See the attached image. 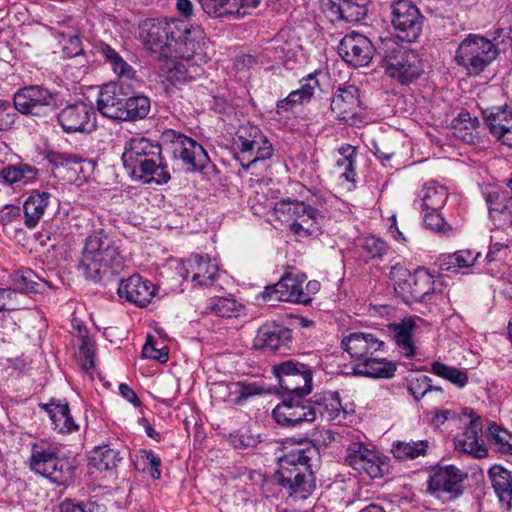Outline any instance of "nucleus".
I'll return each instance as SVG.
<instances>
[{
    "label": "nucleus",
    "mask_w": 512,
    "mask_h": 512,
    "mask_svg": "<svg viewBox=\"0 0 512 512\" xmlns=\"http://www.w3.org/2000/svg\"><path fill=\"white\" fill-rule=\"evenodd\" d=\"M42 407L49 414L54 430L61 434H69L78 430V425L70 414L67 403L51 401L43 404Z\"/></svg>",
    "instance_id": "obj_36"
},
{
    "label": "nucleus",
    "mask_w": 512,
    "mask_h": 512,
    "mask_svg": "<svg viewBox=\"0 0 512 512\" xmlns=\"http://www.w3.org/2000/svg\"><path fill=\"white\" fill-rule=\"evenodd\" d=\"M311 401L312 409L315 411V418L319 414L329 421L336 420L345 415L340 395L337 391H327L314 395Z\"/></svg>",
    "instance_id": "obj_33"
},
{
    "label": "nucleus",
    "mask_w": 512,
    "mask_h": 512,
    "mask_svg": "<svg viewBox=\"0 0 512 512\" xmlns=\"http://www.w3.org/2000/svg\"><path fill=\"white\" fill-rule=\"evenodd\" d=\"M275 210L286 214L292 220L289 230L299 237L319 233L324 221L321 211L303 201H281L276 205Z\"/></svg>",
    "instance_id": "obj_11"
},
{
    "label": "nucleus",
    "mask_w": 512,
    "mask_h": 512,
    "mask_svg": "<svg viewBox=\"0 0 512 512\" xmlns=\"http://www.w3.org/2000/svg\"><path fill=\"white\" fill-rule=\"evenodd\" d=\"M176 9L185 18L193 16L194 6L190 0H177Z\"/></svg>",
    "instance_id": "obj_64"
},
{
    "label": "nucleus",
    "mask_w": 512,
    "mask_h": 512,
    "mask_svg": "<svg viewBox=\"0 0 512 512\" xmlns=\"http://www.w3.org/2000/svg\"><path fill=\"white\" fill-rule=\"evenodd\" d=\"M121 240L104 229L92 231L85 239L78 270L95 283L109 280L123 267Z\"/></svg>",
    "instance_id": "obj_2"
},
{
    "label": "nucleus",
    "mask_w": 512,
    "mask_h": 512,
    "mask_svg": "<svg viewBox=\"0 0 512 512\" xmlns=\"http://www.w3.org/2000/svg\"><path fill=\"white\" fill-rule=\"evenodd\" d=\"M316 86H318V80L312 74L300 81V88L293 91L298 94L297 98H299L300 104L311 99Z\"/></svg>",
    "instance_id": "obj_57"
},
{
    "label": "nucleus",
    "mask_w": 512,
    "mask_h": 512,
    "mask_svg": "<svg viewBox=\"0 0 512 512\" xmlns=\"http://www.w3.org/2000/svg\"><path fill=\"white\" fill-rule=\"evenodd\" d=\"M413 52L399 44L395 39L385 38L381 41L378 54L382 57L386 74L393 78L399 76V72L395 70L396 67L406 59L408 53Z\"/></svg>",
    "instance_id": "obj_31"
},
{
    "label": "nucleus",
    "mask_w": 512,
    "mask_h": 512,
    "mask_svg": "<svg viewBox=\"0 0 512 512\" xmlns=\"http://www.w3.org/2000/svg\"><path fill=\"white\" fill-rule=\"evenodd\" d=\"M344 461L361 478L375 479L383 475V455L363 442L350 443L346 448Z\"/></svg>",
    "instance_id": "obj_14"
},
{
    "label": "nucleus",
    "mask_w": 512,
    "mask_h": 512,
    "mask_svg": "<svg viewBox=\"0 0 512 512\" xmlns=\"http://www.w3.org/2000/svg\"><path fill=\"white\" fill-rule=\"evenodd\" d=\"M315 446L298 442L286 454L278 457L279 468L276 472L278 483L286 489L291 497L299 500L307 499L314 491L315 476L313 461L318 459Z\"/></svg>",
    "instance_id": "obj_3"
},
{
    "label": "nucleus",
    "mask_w": 512,
    "mask_h": 512,
    "mask_svg": "<svg viewBox=\"0 0 512 512\" xmlns=\"http://www.w3.org/2000/svg\"><path fill=\"white\" fill-rule=\"evenodd\" d=\"M508 249H509L508 243L491 242L486 258L490 262L503 259L507 256Z\"/></svg>",
    "instance_id": "obj_59"
},
{
    "label": "nucleus",
    "mask_w": 512,
    "mask_h": 512,
    "mask_svg": "<svg viewBox=\"0 0 512 512\" xmlns=\"http://www.w3.org/2000/svg\"><path fill=\"white\" fill-rule=\"evenodd\" d=\"M215 392L221 395L223 401L240 405L249 397L260 394L262 389L255 383L242 381L230 383L222 382L216 384Z\"/></svg>",
    "instance_id": "obj_30"
},
{
    "label": "nucleus",
    "mask_w": 512,
    "mask_h": 512,
    "mask_svg": "<svg viewBox=\"0 0 512 512\" xmlns=\"http://www.w3.org/2000/svg\"><path fill=\"white\" fill-rule=\"evenodd\" d=\"M479 256V252H474L472 250H461L449 257V263L454 264L459 268H468L474 265Z\"/></svg>",
    "instance_id": "obj_56"
},
{
    "label": "nucleus",
    "mask_w": 512,
    "mask_h": 512,
    "mask_svg": "<svg viewBox=\"0 0 512 512\" xmlns=\"http://www.w3.org/2000/svg\"><path fill=\"white\" fill-rule=\"evenodd\" d=\"M359 89L354 85L339 88L331 101V111L344 122L354 120L360 110Z\"/></svg>",
    "instance_id": "obj_26"
},
{
    "label": "nucleus",
    "mask_w": 512,
    "mask_h": 512,
    "mask_svg": "<svg viewBox=\"0 0 512 512\" xmlns=\"http://www.w3.org/2000/svg\"><path fill=\"white\" fill-rule=\"evenodd\" d=\"M369 0H338L333 2L331 12L347 22H359L365 18Z\"/></svg>",
    "instance_id": "obj_39"
},
{
    "label": "nucleus",
    "mask_w": 512,
    "mask_h": 512,
    "mask_svg": "<svg viewBox=\"0 0 512 512\" xmlns=\"http://www.w3.org/2000/svg\"><path fill=\"white\" fill-rule=\"evenodd\" d=\"M359 247H361L371 259L382 258L388 250L387 243L375 236H367L359 239Z\"/></svg>",
    "instance_id": "obj_50"
},
{
    "label": "nucleus",
    "mask_w": 512,
    "mask_h": 512,
    "mask_svg": "<svg viewBox=\"0 0 512 512\" xmlns=\"http://www.w3.org/2000/svg\"><path fill=\"white\" fill-rule=\"evenodd\" d=\"M207 41L204 38L203 45L192 56H183L172 53L159 59L160 76L174 85L183 84L196 79L203 70L200 63L205 61L207 55Z\"/></svg>",
    "instance_id": "obj_10"
},
{
    "label": "nucleus",
    "mask_w": 512,
    "mask_h": 512,
    "mask_svg": "<svg viewBox=\"0 0 512 512\" xmlns=\"http://www.w3.org/2000/svg\"><path fill=\"white\" fill-rule=\"evenodd\" d=\"M303 280L285 274L276 284L265 287L263 299L267 301H288L308 305L312 301L303 289Z\"/></svg>",
    "instance_id": "obj_21"
},
{
    "label": "nucleus",
    "mask_w": 512,
    "mask_h": 512,
    "mask_svg": "<svg viewBox=\"0 0 512 512\" xmlns=\"http://www.w3.org/2000/svg\"><path fill=\"white\" fill-rule=\"evenodd\" d=\"M47 161L54 168L71 169L72 165L80 164L83 158L77 154L51 151L47 154Z\"/></svg>",
    "instance_id": "obj_53"
},
{
    "label": "nucleus",
    "mask_w": 512,
    "mask_h": 512,
    "mask_svg": "<svg viewBox=\"0 0 512 512\" xmlns=\"http://www.w3.org/2000/svg\"><path fill=\"white\" fill-rule=\"evenodd\" d=\"M341 345L356 361L352 368L355 375L379 379L394 377L397 364L385 358L373 356L384 348V342L374 334L353 332L342 338Z\"/></svg>",
    "instance_id": "obj_4"
},
{
    "label": "nucleus",
    "mask_w": 512,
    "mask_h": 512,
    "mask_svg": "<svg viewBox=\"0 0 512 512\" xmlns=\"http://www.w3.org/2000/svg\"><path fill=\"white\" fill-rule=\"evenodd\" d=\"M142 354L145 358L154 359L160 363H165L169 358L167 347L157 348L151 335L146 339Z\"/></svg>",
    "instance_id": "obj_55"
},
{
    "label": "nucleus",
    "mask_w": 512,
    "mask_h": 512,
    "mask_svg": "<svg viewBox=\"0 0 512 512\" xmlns=\"http://www.w3.org/2000/svg\"><path fill=\"white\" fill-rule=\"evenodd\" d=\"M234 145L241 153H249L252 159L246 165V169L257 161L269 159L273 154V148L261 130L250 123L242 125L236 132Z\"/></svg>",
    "instance_id": "obj_16"
},
{
    "label": "nucleus",
    "mask_w": 512,
    "mask_h": 512,
    "mask_svg": "<svg viewBox=\"0 0 512 512\" xmlns=\"http://www.w3.org/2000/svg\"><path fill=\"white\" fill-rule=\"evenodd\" d=\"M30 469L57 485L66 484L73 476L74 465L54 443H34L29 458Z\"/></svg>",
    "instance_id": "obj_6"
},
{
    "label": "nucleus",
    "mask_w": 512,
    "mask_h": 512,
    "mask_svg": "<svg viewBox=\"0 0 512 512\" xmlns=\"http://www.w3.org/2000/svg\"><path fill=\"white\" fill-rule=\"evenodd\" d=\"M120 395L135 407L140 406L141 401L136 393L125 383L119 385Z\"/></svg>",
    "instance_id": "obj_62"
},
{
    "label": "nucleus",
    "mask_w": 512,
    "mask_h": 512,
    "mask_svg": "<svg viewBox=\"0 0 512 512\" xmlns=\"http://www.w3.org/2000/svg\"><path fill=\"white\" fill-rule=\"evenodd\" d=\"M146 459L149 461L151 470L150 474L153 479H159L161 477V459L156 456L153 452L146 453Z\"/></svg>",
    "instance_id": "obj_63"
},
{
    "label": "nucleus",
    "mask_w": 512,
    "mask_h": 512,
    "mask_svg": "<svg viewBox=\"0 0 512 512\" xmlns=\"http://www.w3.org/2000/svg\"><path fill=\"white\" fill-rule=\"evenodd\" d=\"M488 437L501 453L512 454V444L509 443L511 435L506 430L493 423L488 428Z\"/></svg>",
    "instance_id": "obj_52"
},
{
    "label": "nucleus",
    "mask_w": 512,
    "mask_h": 512,
    "mask_svg": "<svg viewBox=\"0 0 512 512\" xmlns=\"http://www.w3.org/2000/svg\"><path fill=\"white\" fill-rule=\"evenodd\" d=\"M499 55V49L490 39L469 34L455 52V61L469 76L482 73Z\"/></svg>",
    "instance_id": "obj_7"
},
{
    "label": "nucleus",
    "mask_w": 512,
    "mask_h": 512,
    "mask_svg": "<svg viewBox=\"0 0 512 512\" xmlns=\"http://www.w3.org/2000/svg\"><path fill=\"white\" fill-rule=\"evenodd\" d=\"M391 23L397 37L403 41H416L423 26L424 17L410 0H398L391 4Z\"/></svg>",
    "instance_id": "obj_15"
},
{
    "label": "nucleus",
    "mask_w": 512,
    "mask_h": 512,
    "mask_svg": "<svg viewBox=\"0 0 512 512\" xmlns=\"http://www.w3.org/2000/svg\"><path fill=\"white\" fill-rule=\"evenodd\" d=\"M390 279L394 283L395 293L405 302H419L434 292V277L425 268L410 273L402 266H393Z\"/></svg>",
    "instance_id": "obj_8"
},
{
    "label": "nucleus",
    "mask_w": 512,
    "mask_h": 512,
    "mask_svg": "<svg viewBox=\"0 0 512 512\" xmlns=\"http://www.w3.org/2000/svg\"><path fill=\"white\" fill-rule=\"evenodd\" d=\"M241 305L236 300L227 297H213L209 300L206 313H212L219 317H237Z\"/></svg>",
    "instance_id": "obj_48"
},
{
    "label": "nucleus",
    "mask_w": 512,
    "mask_h": 512,
    "mask_svg": "<svg viewBox=\"0 0 512 512\" xmlns=\"http://www.w3.org/2000/svg\"><path fill=\"white\" fill-rule=\"evenodd\" d=\"M231 444L236 449H247L251 447H255L258 442V436H255L249 432L235 434L230 436Z\"/></svg>",
    "instance_id": "obj_58"
},
{
    "label": "nucleus",
    "mask_w": 512,
    "mask_h": 512,
    "mask_svg": "<svg viewBox=\"0 0 512 512\" xmlns=\"http://www.w3.org/2000/svg\"><path fill=\"white\" fill-rule=\"evenodd\" d=\"M428 442L425 440L412 442H397L393 444L392 453L399 460L415 459L425 455Z\"/></svg>",
    "instance_id": "obj_49"
},
{
    "label": "nucleus",
    "mask_w": 512,
    "mask_h": 512,
    "mask_svg": "<svg viewBox=\"0 0 512 512\" xmlns=\"http://www.w3.org/2000/svg\"><path fill=\"white\" fill-rule=\"evenodd\" d=\"M139 38L159 59L172 53L188 57L199 51L205 33L179 19H147L139 26Z\"/></svg>",
    "instance_id": "obj_1"
},
{
    "label": "nucleus",
    "mask_w": 512,
    "mask_h": 512,
    "mask_svg": "<svg viewBox=\"0 0 512 512\" xmlns=\"http://www.w3.org/2000/svg\"><path fill=\"white\" fill-rule=\"evenodd\" d=\"M118 296L138 307H146L156 294V287L139 275L122 280L117 289Z\"/></svg>",
    "instance_id": "obj_25"
},
{
    "label": "nucleus",
    "mask_w": 512,
    "mask_h": 512,
    "mask_svg": "<svg viewBox=\"0 0 512 512\" xmlns=\"http://www.w3.org/2000/svg\"><path fill=\"white\" fill-rule=\"evenodd\" d=\"M303 397H283V400L272 411L275 421L284 427H299L303 423L315 421V411L311 401H303Z\"/></svg>",
    "instance_id": "obj_18"
},
{
    "label": "nucleus",
    "mask_w": 512,
    "mask_h": 512,
    "mask_svg": "<svg viewBox=\"0 0 512 512\" xmlns=\"http://www.w3.org/2000/svg\"><path fill=\"white\" fill-rule=\"evenodd\" d=\"M56 96L40 86H28L18 90L13 103L15 109L23 114L39 115L43 107L52 106L56 103Z\"/></svg>",
    "instance_id": "obj_23"
},
{
    "label": "nucleus",
    "mask_w": 512,
    "mask_h": 512,
    "mask_svg": "<svg viewBox=\"0 0 512 512\" xmlns=\"http://www.w3.org/2000/svg\"><path fill=\"white\" fill-rule=\"evenodd\" d=\"M161 151V145L148 138H131L125 144L122 161L133 177L145 183L165 184L171 176Z\"/></svg>",
    "instance_id": "obj_5"
},
{
    "label": "nucleus",
    "mask_w": 512,
    "mask_h": 512,
    "mask_svg": "<svg viewBox=\"0 0 512 512\" xmlns=\"http://www.w3.org/2000/svg\"><path fill=\"white\" fill-rule=\"evenodd\" d=\"M483 117L490 134L495 138L512 125V107L505 105L487 108L483 111Z\"/></svg>",
    "instance_id": "obj_38"
},
{
    "label": "nucleus",
    "mask_w": 512,
    "mask_h": 512,
    "mask_svg": "<svg viewBox=\"0 0 512 512\" xmlns=\"http://www.w3.org/2000/svg\"><path fill=\"white\" fill-rule=\"evenodd\" d=\"M420 198L423 210H440L446 203L448 193L444 186L429 182L422 188Z\"/></svg>",
    "instance_id": "obj_41"
},
{
    "label": "nucleus",
    "mask_w": 512,
    "mask_h": 512,
    "mask_svg": "<svg viewBox=\"0 0 512 512\" xmlns=\"http://www.w3.org/2000/svg\"><path fill=\"white\" fill-rule=\"evenodd\" d=\"M395 70L399 72V76H394L393 78L399 80L402 84L410 83L423 72L421 60L415 52L408 53L406 59L401 61Z\"/></svg>",
    "instance_id": "obj_45"
},
{
    "label": "nucleus",
    "mask_w": 512,
    "mask_h": 512,
    "mask_svg": "<svg viewBox=\"0 0 512 512\" xmlns=\"http://www.w3.org/2000/svg\"><path fill=\"white\" fill-rule=\"evenodd\" d=\"M151 102L147 96L135 95L126 98L123 121L144 119L150 112Z\"/></svg>",
    "instance_id": "obj_44"
},
{
    "label": "nucleus",
    "mask_w": 512,
    "mask_h": 512,
    "mask_svg": "<svg viewBox=\"0 0 512 512\" xmlns=\"http://www.w3.org/2000/svg\"><path fill=\"white\" fill-rule=\"evenodd\" d=\"M464 415L470 417V422L465 426L464 431L455 438V449L476 458H483L487 456L488 450L482 438L481 417L475 415L473 410L468 408L464 410Z\"/></svg>",
    "instance_id": "obj_20"
},
{
    "label": "nucleus",
    "mask_w": 512,
    "mask_h": 512,
    "mask_svg": "<svg viewBox=\"0 0 512 512\" xmlns=\"http://www.w3.org/2000/svg\"><path fill=\"white\" fill-rule=\"evenodd\" d=\"M218 265L207 256L193 254L182 263L181 276L200 287H210L218 277Z\"/></svg>",
    "instance_id": "obj_22"
},
{
    "label": "nucleus",
    "mask_w": 512,
    "mask_h": 512,
    "mask_svg": "<svg viewBox=\"0 0 512 512\" xmlns=\"http://www.w3.org/2000/svg\"><path fill=\"white\" fill-rule=\"evenodd\" d=\"M123 451L110 445L95 447L90 455L89 464L100 472L113 474L123 460Z\"/></svg>",
    "instance_id": "obj_34"
},
{
    "label": "nucleus",
    "mask_w": 512,
    "mask_h": 512,
    "mask_svg": "<svg viewBox=\"0 0 512 512\" xmlns=\"http://www.w3.org/2000/svg\"><path fill=\"white\" fill-rule=\"evenodd\" d=\"M46 282L40 279L31 269L22 268L8 274L6 288H2V299L16 300L17 292L38 293L46 286Z\"/></svg>",
    "instance_id": "obj_24"
},
{
    "label": "nucleus",
    "mask_w": 512,
    "mask_h": 512,
    "mask_svg": "<svg viewBox=\"0 0 512 512\" xmlns=\"http://www.w3.org/2000/svg\"><path fill=\"white\" fill-rule=\"evenodd\" d=\"M126 98L115 84L104 85L97 98V109L105 117L123 121Z\"/></svg>",
    "instance_id": "obj_28"
},
{
    "label": "nucleus",
    "mask_w": 512,
    "mask_h": 512,
    "mask_svg": "<svg viewBox=\"0 0 512 512\" xmlns=\"http://www.w3.org/2000/svg\"><path fill=\"white\" fill-rule=\"evenodd\" d=\"M408 390L416 401H419L432 390H440L433 387L431 379L426 375H419L408 380Z\"/></svg>",
    "instance_id": "obj_51"
},
{
    "label": "nucleus",
    "mask_w": 512,
    "mask_h": 512,
    "mask_svg": "<svg viewBox=\"0 0 512 512\" xmlns=\"http://www.w3.org/2000/svg\"><path fill=\"white\" fill-rule=\"evenodd\" d=\"M375 51L372 42L365 35L354 31L346 34L338 45L340 57L353 67L367 66Z\"/></svg>",
    "instance_id": "obj_19"
},
{
    "label": "nucleus",
    "mask_w": 512,
    "mask_h": 512,
    "mask_svg": "<svg viewBox=\"0 0 512 512\" xmlns=\"http://www.w3.org/2000/svg\"><path fill=\"white\" fill-rule=\"evenodd\" d=\"M49 196L47 192H35L25 201L23 209L27 227L33 228L38 224L48 206Z\"/></svg>",
    "instance_id": "obj_40"
},
{
    "label": "nucleus",
    "mask_w": 512,
    "mask_h": 512,
    "mask_svg": "<svg viewBox=\"0 0 512 512\" xmlns=\"http://www.w3.org/2000/svg\"><path fill=\"white\" fill-rule=\"evenodd\" d=\"M467 476L455 465L437 466L427 479L426 492L439 500H455L463 495Z\"/></svg>",
    "instance_id": "obj_12"
},
{
    "label": "nucleus",
    "mask_w": 512,
    "mask_h": 512,
    "mask_svg": "<svg viewBox=\"0 0 512 512\" xmlns=\"http://www.w3.org/2000/svg\"><path fill=\"white\" fill-rule=\"evenodd\" d=\"M488 475L503 508L510 510L512 499L511 472L500 465H494L489 469Z\"/></svg>",
    "instance_id": "obj_35"
},
{
    "label": "nucleus",
    "mask_w": 512,
    "mask_h": 512,
    "mask_svg": "<svg viewBox=\"0 0 512 512\" xmlns=\"http://www.w3.org/2000/svg\"><path fill=\"white\" fill-rule=\"evenodd\" d=\"M283 397H304L312 391V370L303 363L287 360L273 366Z\"/></svg>",
    "instance_id": "obj_13"
},
{
    "label": "nucleus",
    "mask_w": 512,
    "mask_h": 512,
    "mask_svg": "<svg viewBox=\"0 0 512 512\" xmlns=\"http://www.w3.org/2000/svg\"><path fill=\"white\" fill-rule=\"evenodd\" d=\"M61 512H93V506L89 503H76L66 499L61 503Z\"/></svg>",
    "instance_id": "obj_60"
},
{
    "label": "nucleus",
    "mask_w": 512,
    "mask_h": 512,
    "mask_svg": "<svg viewBox=\"0 0 512 512\" xmlns=\"http://www.w3.org/2000/svg\"><path fill=\"white\" fill-rule=\"evenodd\" d=\"M57 121L65 133H90L96 128V113L92 106L76 101L58 112Z\"/></svg>",
    "instance_id": "obj_17"
},
{
    "label": "nucleus",
    "mask_w": 512,
    "mask_h": 512,
    "mask_svg": "<svg viewBox=\"0 0 512 512\" xmlns=\"http://www.w3.org/2000/svg\"><path fill=\"white\" fill-rule=\"evenodd\" d=\"M298 94L296 92H291L286 98L278 100L276 107L277 113L281 114L282 112L290 111L294 105L300 104L299 98H297Z\"/></svg>",
    "instance_id": "obj_61"
},
{
    "label": "nucleus",
    "mask_w": 512,
    "mask_h": 512,
    "mask_svg": "<svg viewBox=\"0 0 512 512\" xmlns=\"http://www.w3.org/2000/svg\"><path fill=\"white\" fill-rule=\"evenodd\" d=\"M162 138L165 149L172 154L174 160L181 163L186 171H202L210 163L208 153L194 139L175 130L165 131Z\"/></svg>",
    "instance_id": "obj_9"
},
{
    "label": "nucleus",
    "mask_w": 512,
    "mask_h": 512,
    "mask_svg": "<svg viewBox=\"0 0 512 512\" xmlns=\"http://www.w3.org/2000/svg\"><path fill=\"white\" fill-rule=\"evenodd\" d=\"M291 341V330L277 323L262 325L254 340V345L260 349L277 351Z\"/></svg>",
    "instance_id": "obj_29"
},
{
    "label": "nucleus",
    "mask_w": 512,
    "mask_h": 512,
    "mask_svg": "<svg viewBox=\"0 0 512 512\" xmlns=\"http://www.w3.org/2000/svg\"><path fill=\"white\" fill-rule=\"evenodd\" d=\"M485 199L490 217L512 226V196L492 191L485 194Z\"/></svg>",
    "instance_id": "obj_37"
},
{
    "label": "nucleus",
    "mask_w": 512,
    "mask_h": 512,
    "mask_svg": "<svg viewBox=\"0 0 512 512\" xmlns=\"http://www.w3.org/2000/svg\"><path fill=\"white\" fill-rule=\"evenodd\" d=\"M203 10L216 18H241L256 8L260 0H199Z\"/></svg>",
    "instance_id": "obj_27"
},
{
    "label": "nucleus",
    "mask_w": 512,
    "mask_h": 512,
    "mask_svg": "<svg viewBox=\"0 0 512 512\" xmlns=\"http://www.w3.org/2000/svg\"><path fill=\"white\" fill-rule=\"evenodd\" d=\"M431 372L445 380H448L458 388H464L468 383V374L466 371L445 365L438 361L431 364Z\"/></svg>",
    "instance_id": "obj_47"
},
{
    "label": "nucleus",
    "mask_w": 512,
    "mask_h": 512,
    "mask_svg": "<svg viewBox=\"0 0 512 512\" xmlns=\"http://www.w3.org/2000/svg\"><path fill=\"white\" fill-rule=\"evenodd\" d=\"M417 328L418 326L412 318L389 325V331L392 333L399 352L406 357H413L416 354L412 337Z\"/></svg>",
    "instance_id": "obj_32"
},
{
    "label": "nucleus",
    "mask_w": 512,
    "mask_h": 512,
    "mask_svg": "<svg viewBox=\"0 0 512 512\" xmlns=\"http://www.w3.org/2000/svg\"><path fill=\"white\" fill-rule=\"evenodd\" d=\"M36 176V169L26 164L20 166L9 165L2 168V180L7 184L8 188L12 184H27L34 180Z\"/></svg>",
    "instance_id": "obj_46"
},
{
    "label": "nucleus",
    "mask_w": 512,
    "mask_h": 512,
    "mask_svg": "<svg viewBox=\"0 0 512 512\" xmlns=\"http://www.w3.org/2000/svg\"><path fill=\"white\" fill-rule=\"evenodd\" d=\"M99 53L111 65L113 71L120 77L133 78V68L122 58V56L106 43L99 45Z\"/></svg>",
    "instance_id": "obj_43"
},
{
    "label": "nucleus",
    "mask_w": 512,
    "mask_h": 512,
    "mask_svg": "<svg viewBox=\"0 0 512 512\" xmlns=\"http://www.w3.org/2000/svg\"><path fill=\"white\" fill-rule=\"evenodd\" d=\"M440 210H423V222L427 229L439 234H445L450 226L445 222Z\"/></svg>",
    "instance_id": "obj_54"
},
{
    "label": "nucleus",
    "mask_w": 512,
    "mask_h": 512,
    "mask_svg": "<svg viewBox=\"0 0 512 512\" xmlns=\"http://www.w3.org/2000/svg\"><path fill=\"white\" fill-rule=\"evenodd\" d=\"M74 345L77 346L75 351V359L80 367L84 370H89L95 365V342L85 332L79 329V335L74 340Z\"/></svg>",
    "instance_id": "obj_42"
}]
</instances>
